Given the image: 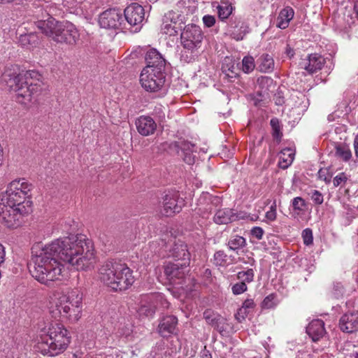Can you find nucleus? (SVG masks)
Instances as JSON below:
<instances>
[{"instance_id":"46","label":"nucleus","mask_w":358,"mask_h":358,"mask_svg":"<svg viewBox=\"0 0 358 358\" xmlns=\"http://www.w3.org/2000/svg\"><path fill=\"white\" fill-rule=\"evenodd\" d=\"M310 195L311 199L315 203V204L320 205L323 203V201H324L323 195L320 191L314 189V190L311 191V192L310 193Z\"/></svg>"},{"instance_id":"5","label":"nucleus","mask_w":358,"mask_h":358,"mask_svg":"<svg viewBox=\"0 0 358 358\" xmlns=\"http://www.w3.org/2000/svg\"><path fill=\"white\" fill-rule=\"evenodd\" d=\"M99 278L115 291L125 290L134 282L132 271L127 265L114 259L106 261L101 266Z\"/></svg>"},{"instance_id":"33","label":"nucleus","mask_w":358,"mask_h":358,"mask_svg":"<svg viewBox=\"0 0 358 358\" xmlns=\"http://www.w3.org/2000/svg\"><path fill=\"white\" fill-rule=\"evenodd\" d=\"M19 43L23 47L30 48L35 47L38 44V38L35 34L29 33L27 34L20 35Z\"/></svg>"},{"instance_id":"50","label":"nucleus","mask_w":358,"mask_h":358,"mask_svg":"<svg viewBox=\"0 0 358 358\" xmlns=\"http://www.w3.org/2000/svg\"><path fill=\"white\" fill-rule=\"evenodd\" d=\"M264 230L262 227H255L251 229V235L257 240H261L264 235Z\"/></svg>"},{"instance_id":"14","label":"nucleus","mask_w":358,"mask_h":358,"mask_svg":"<svg viewBox=\"0 0 358 358\" xmlns=\"http://www.w3.org/2000/svg\"><path fill=\"white\" fill-rule=\"evenodd\" d=\"M171 148H175L178 152L181 151V157L184 162L188 164H192L194 162L195 156L193 155L195 150V145L185 140L175 141L171 144Z\"/></svg>"},{"instance_id":"24","label":"nucleus","mask_w":358,"mask_h":358,"mask_svg":"<svg viewBox=\"0 0 358 358\" xmlns=\"http://www.w3.org/2000/svg\"><path fill=\"white\" fill-rule=\"evenodd\" d=\"M230 34L231 37L236 41H241L245 35L249 32V26L248 23L240 19L231 22L230 24Z\"/></svg>"},{"instance_id":"40","label":"nucleus","mask_w":358,"mask_h":358,"mask_svg":"<svg viewBox=\"0 0 358 358\" xmlns=\"http://www.w3.org/2000/svg\"><path fill=\"white\" fill-rule=\"evenodd\" d=\"M227 255L223 250H218L214 254V264L216 266H225L227 264Z\"/></svg>"},{"instance_id":"11","label":"nucleus","mask_w":358,"mask_h":358,"mask_svg":"<svg viewBox=\"0 0 358 358\" xmlns=\"http://www.w3.org/2000/svg\"><path fill=\"white\" fill-rule=\"evenodd\" d=\"M187 263H168L164 266V273L173 285H182L188 271Z\"/></svg>"},{"instance_id":"34","label":"nucleus","mask_w":358,"mask_h":358,"mask_svg":"<svg viewBox=\"0 0 358 358\" xmlns=\"http://www.w3.org/2000/svg\"><path fill=\"white\" fill-rule=\"evenodd\" d=\"M335 155L343 161L348 162L352 157V152L348 146L339 144L335 147Z\"/></svg>"},{"instance_id":"53","label":"nucleus","mask_w":358,"mask_h":358,"mask_svg":"<svg viewBox=\"0 0 358 358\" xmlns=\"http://www.w3.org/2000/svg\"><path fill=\"white\" fill-rule=\"evenodd\" d=\"M276 215H277L276 212H274L272 210H268L266 213V217L267 218L268 220H269L271 222L275 220Z\"/></svg>"},{"instance_id":"8","label":"nucleus","mask_w":358,"mask_h":358,"mask_svg":"<svg viewBox=\"0 0 358 358\" xmlns=\"http://www.w3.org/2000/svg\"><path fill=\"white\" fill-rule=\"evenodd\" d=\"M166 76L161 70L145 67L140 76V83L148 92H155L162 90L165 83Z\"/></svg>"},{"instance_id":"21","label":"nucleus","mask_w":358,"mask_h":358,"mask_svg":"<svg viewBox=\"0 0 358 358\" xmlns=\"http://www.w3.org/2000/svg\"><path fill=\"white\" fill-rule=\"evenodd\" d=\"M145 59L147 64L145 67H150V69L164 71L165 59L156 49L149 50L145 55Z\"/></svg>"},{"instance_id":"57","label":"nucleus","mask_w":358,"mask_h":358,"mask_svg":"<svg viewBox=\"0 0 358 358\" xmlns=\"http://www.w3.org/2000/svg\"><path fill=\"white\" fill-rule=\"evenodd\" d=\"M319 178L320 179H323L326 182H329L330 181V178H327L325 176V171L320 169L318 172Z\"/></svg>"},{"instance_id":"20","label":"nucleus","mask_w":358,"mask_h":358,"mask_svg":"<svg viewBox=\"0 0 358 358\" xmlns=\"http://www.w3.org/2000/svg\"><path fill=\"white\" fill-rule=\"evenodd\" d=\"M324 59L317 54H311L306 59H302L300 66L310 73H313L320 70L324 65Z\"/></svg>"},{"instance_id":"27","label":"nucleus","mask_w":358,"mask_h":358,"mask_svg":"<svg viewBox=\"0 0 358 358\" xmlns=\"http://www.w3.org/2000/svg\"><path fill=\"white\" fill-rule=\"evenodd\" d=\"M294 10L290 6H286L282 8L277 17L276 27L281 29L288 27L290 21L293 19Z\"/></svg>"},{"instance_id":"42","label":"nucleus","mask_w":358,"mask_h":358,"mask_svg":"<svg viewBox=\"0 0 358 358\" xmlns=\"http://www.w3.org/2000/svg\"><path fill=\"white\" fill-rule=\"evenodd\" d=\"M138 311L140 315L151 317L155 314L156 311V306H150V303H148V305L142 304L139 308Z\"/></svg>"},{"instance_id":"28","label":"nucleus","mask_w":358,"mask_h":358,"mask_svg":"<svg viewBox=\"0 0 358 358\" xmlns=\"http://www.w3.org/2000/svg\"><path fill=\"white\" fill-rule=\"evenodd\" d=\"M246 240L239 235H231L228 239L227 245L229 250L238 254L239 251L246 246Z\"/></svg>"},{"instance_id":"43","label":"nucleus","mask_w":358,"mask_h":358,"mask_svg":"<svg viewBox=\"0 0 358 358\" xmlns=\"http://www.w3.org/2000/svg\"><path fill=\"white\" fill-rule=\"evenodd\" d=\"M199 201L200 203L203 202H210L211 204H217L220 203V198L217 196H213L208 193H203L200 196Z\"/></svg>"},{"instance_id":"4","label":"nucleus","mask_w":358,"mask_h":358,"mask_svg":"<svg viewBox=\"0 0 358 358\" xmlns=\"http://www.w3.org/2000/svg\"><path fill=\"white\" fill-rule=\"evenodd\" d=\"M48 308L53 318H62L68 320L70 322H76L81 317L83 295L78 290L55 295L50 302Z\"/></svg>"},{"instance_id":"26","label":"nucleus","mask_w":358,"mask_h":358,"mask_svg":"<svg viewBox=\"0 0 358 358\" xmlns=\"http://www.w3.org/2000/svg\"><path fill=\"white\" fill-rule=\"evenodd\" d=\"M255 307L256 303L252 299H245L243 301L241 307L238 309L236 313L234 315L236 320L238 322L241 323L245 320L248 315L253 313Z\"/></svg>"},{"instance_id":"62","label":"nucleus","mask_w":358,"mask_h":358,"mask_svg":"<svg viewBox=\"0 0 358 358\" xmlns=\"http://www.w3.org/2000/svg\"><path fill=\"white\" fill-rule=\"evenodd\" d=\"M209 210V212H207V213L203 212V215H202V216H203V217H208V214L211 212V208H210V207H209V208H205V210Z\"/></svg>"},{"instance_id":"6","label":"nucleus","mask_w":358,"mask_h":358,"mask_svg":"<svg viewBox=\"0 0 358 358\" xmlns=\"http://www.w3.org/2000/svg\"><path fill=\"white\" fill-rule=\"evenodd\" d=\"M71 341L69 331L60 323H52L48 327V334L41 338L36 346L43 355L56 356L63 352Z\"/></svg>"},{"instance_id":"3","label":"nucleus","mask_w":358,"mask_h":358,"mask_svg":"<svg viewBox=\"0 0 358 358\" xmlns=\"http://www.w3.org/2000/svg\"><path fill=\"white\" fill-rule=\"evenodd\" d=\"M41 75L35 71H20L17 66L8 68L2 80L10 90L16 92V101L27 105L40 92L41 88L34 81H39Z\"/></svg>"},{"instance_id":"60","label":"nucleus","mask_w":358,"mask_h":358,"mask_svg":"<svg viewBox=\"0 0 358 358\" xmlns=\"http://www.w3.org/2000/svg\"><path fill=\"white\" fill-rule=\"evenodd\" d=\"M276 208H277L276 201H274L273 202V203L271 204V206H270V210H272V211L276 212Z\"/></svg>"},{"instance_id":"63","label":"nucleus","mask_w":358,"mask_h":358,"mask_svg":"<svg viewBox=\"0 0 358 358\" xmlns=\"http://www.w3.org/2000/svg\"><path fill=\"white\" fill-rule=\"evenodd\" d=\"M283 102H284L283 100L281 99H278L275 101L276 104H278V105H282L283 103Z\"/></svg>"},{"instance_id":"7","label":"nucleus","mask_w":358,"mask_h":358,"mask_svg":"<svg viewBox=\"0 0 358 358\" xmlns=\"http://www.w3.org/2000/svg\"><path fill=\"white\" fill-rule=\"evenodd\" d=\"M203 32L201 28L195 24L185 26L180 34V43L184 51L181 52V58L186 62L194 59V52L201 48L203 40Z\"/></svg>"},{"instance_id":"41","label":"nucleus","mask_w":358,"mask_h":358,"mask_svg":"<svg viewBox=\"0 0 358 358\" xmlns=\"http://www.w3.org/2000/svg\"><path fill=\"white\" fill-rule=\"evenodd\" d=\"M232 7L230 5L224 4L217 6L218 17L220 20H223L231 14Z\"/></svg>"},{"instance_id":"37","label":"nucleus","mask_w":358,"mask_h":358,"mask_svg":"<svg viewBox=\"0 0 358 358\" xmlns=\"http://www.w3.org/2000/svg\"><path fill=\"white\" fill-rule=\"evenodd\" d=\"M292 206L293 210L296 212V215H298L301 212L305 211L307 203L302 197L296 196L292 199Z\"/></svg>"},{"instance_id":"13","label":"nucleus","mask_w":358,"mask_h":358,"mask_svg":"<svg viewBox=\"0 0 358 358\" xmlns=\"http://www.w3.org/2000/svg\"><path fill=\"white\" fill-rule=\"evenodd\" d=\"M123 16L131 26L139 27L145 20V10L138 3H133L124 9Z\"/></svg>"},{"instance_id":"51","label":"nucleus","mask_w":358,"mask_h":358,"mask_svg":"<svg viewBox=\"0 0 358 358\" xmlns=\"http://www.w3.org/2000/svg\"><path fill=\"white\" fill-rule=\"evenodd\" d=\"M203 22L207 27H213L215 23V18L210 15H206L203 17Z\"/></svg>"},{"instance_id":"25","label":"nucleus","mask_w":358,"mask_h":358,"mask_svg":"<svg viewBox=\"0 0 358 358\" xmlns=\"http://www.w3.org/2000/svg\"><path fill=\"white\" fill-rule=\"evenodd\" d=\"M237 220V216L232 209L224 208L217 210L213 221L217 224H227Z\"/></svg>"},{"instance_id":"23","label":"nucleus","mask_w":358,"mask_h":358,"mask_svg":"<svg viewBox=\"0 0 358 358\" xmlns=\"http://www.w3.org/2000/svg\"><path fill=\"white\" fill-rule=\"evenodd\" d=\"M61 22L57 21L52 17H49L45 20H41L37 22V27L48 37L54 39L55 34Z\"/></svg>"},{"instance_id":"55","label":"nucleus","mask_w":358,"mask_h":358,"mask_svg":"<svg viewBox=\"0 0 358 358\" xmlns=\"http://www.w3.org/2000/svg\"><path fill=\"white\" fill-rule=\"evenodd\" d=\"M285 53L289 58H292L294 55V51L289 45H287L285 49Z\"/></svg>"},{"instance_id":"12","label":"nucleus","mask_w":358,"mask_h":358,"mask_svg":"<svg viewBox=\"0 0 358 358\" xmlns=\"http://www.w3.org/2000/svg\"><path fill=\"white\" fill-rule=\"evenodd\" d=\"M184 200L180 197L176 191H169L163 198V208L162 214L165 216H171L182 210Z\"/></svg>"},{"instance_id":"64","label":"nucleus","mask_w":358,"mask_h":358,"mask_svg":"<svg viewBox=\"0 0 358 358\" xmlns=\"http://www.w3.org/2000/svg\"><path fill=\"white\" fill-rule=\"evenodd\" d=\"M14 0H0V3H6L13 1Z\"/></svg>"},{"instance_id":"18","label":"nucleus","mask_w":358,"mask_h":358,"mask_svg":"<svg viewBox=\"0 0 358 358\" xmlns=\"http://www.w3.org/2000/svg\"><path fill=\"white\" fill-rule=\"evenodd\" d=\"M203 317L206 322L220 334H223L226 331L227 326L226 319L221 315L215 313L211 310H206L203 313Z\"/></svg>"},{"instance_id":"31","label":"nucleus","mask_w":358,"mask_h":358,"mask_svg":"<svg viewBox=\"0 0 358 358\" xmlns=\"http://www.w3.org/2000/svg\"><path fill=\"white\" fill-rule=\"evenodd\" d=\"M259 71L264 73L271 72L274 70V60L268 54H263L259 58Z\"/></svg>"},{"instance_id":"39","label":"nucleus","mask_w":358,"mask_h":358,"mask_svg":"<svg viewBox=\"0 0 358 358\" xmlns=\"http://www.w3.org/2000/svg\"><path fill=\"white\" fill-rule=\"evenodd\" d=\"M255 67V59L252 56H245L242 60L243 71L249 73L252 72Z\"/></svg>"},{"instance_id":"15","label":"nucleus","mask_w":358,"mask_h":358,"mask_svg":"<svg viewBox=\"0 0 358 358\" xmlns=\"http://www.w3.org/2000/svg\"><path fill=\"white\" fill-rule=\"evenodd\" d=\"M137 131L143 136L152 135L157 130V123L150 116L141 115L135 120Z\"/></svg>"},{"instance_id":"32","label":"nucleus","mask_w":358,"mask_h":358,"mask_svg":"<svg viewBox=\"0 0 358 358\" xmlns=\"http://www.w3.org/2000/svg\"><path fill=\"white\" fill-rule=\"evenodd\" d=\"M294 159V152L291 148L283 149L280 154L279 166L285 169L289 166Z\"/></svg>"},{"instance_id":"16","label":"nucleus","mask_w":358,"mask_h":358,"mask_svg":"<svg viewBox=\"0 0 358 358\" xmlns=\"http://www.w3.org/2000/svg\"><path fill=\"white\" fill-rule=\"evenodd\" d=\"M178 319L174 315H166L163 317L158 326V332L161 336L168 338L176 334Z\"/></svg>"},{"instance_id":"52","label":"nucleus","mask_w":358,"mask_h":358,"mask_svg":"<svg viewBox=\"0 0 358 358\" xmlns=\"http://www.w3.org/2000/svg\"><path fill=\"white\" fill-rule=\"evenodd\" d=\"M334 294L336 297L342 296L344 293V287L341 282H336L334 285Z\"/></svg>"},{"instance_id":"36","label":"nucleus","mask_w":358,"mask_h":358,"mask_svg":"<svg viewBox=\"0 0 358 358\" xmlns=\"http://www.w3.org/2000/svg\"><path fill=\"white\" fill-rule=\"evenodd\" d=\"M255 273L252 268H248L246 271H239L237 273V279L245 284L252 282Z\"/></svg>"},{"instance_id":"9","label":"nucleus","mask_w":358,"mask_h":358,"mask_svg":"<svg viewBox=\"0 0 358 358\" xmlns=\"http://www.w3.org/2000/svg\"><path fill=\"white\" fill-rule=\"evenodd\" d=\"M99 24L101 27L104 29H118L124 24V17L120 10L108 9L99 15Z\"/></svg>"},{"instance_id":"2","label":"nucleus","mask_w":358,"mask_h":358,"mask_svg":"<svg viewBox=\"0 0 358 358\" xmlns=\"http://www.w3.org/2000/svg\"><path fill=\"white\" fill-rule=\"evenodd\" d=\"M32 185L24 179L10 182L5 192L0 194V221L8 228L16 229L32 211L29 193Z\"/></svg>"},{"instance_id":"56","label":"nucleus","mask_w":358,"mask_h":358,"mask_svg":"<svg viewBox=\"0 0 358 358\" xmlns=\"http://www.w3.org/2000/svg\"><path fill=\"white\" fill-rule=\"evenodd\" d=\"M257 82L259 85H263L268 82H271V79L266 76H262L258 78Z\"/></svg>"},{"instance_id":"54","label":"nucleus","mask_w":358,"mask_h":358,"mask_svg":"<svg viewBox=\"0 0 358 358\" xmlns=\"http://www.w3.org/2000/svg\"><path fill=\"white\" fill-rule=\"evenodd\" d=\"M5 248L1 244H0V265L5 261Z\"/></svg>"},{"instance_id":"1","label":"nucleus","mask_w":358,"mask_h":358,"mask_svg":"<svg viewBox=\"0 0 358 358\" xmlns=\"http://www.w3.org/2000/svg\"><path fill=\"white\" fill-rule=\"evenodd\" d=\"M35 249H32L29 271L36 280L48 286L61 280L64 268L62 262L77 270L90 269L96 262L91 242L83 234L57 238L38 251Z\"/></svg>"},{"instance_id":"48","label":"nucleus","mask_w":358,"mask_h":358,"mask_svg":"<svg viewBox=\"0 0 358 358\" xmlns=\"http://www.w3.org/2000/svg\"><path fill=\"white\" fill-rule=\"evenodd\" d=\"M275 299V294H269L267 296L262 302V306L265 308H272L275 306L274 300Z\"/></svg>"},{"instance_id":"58","label":"nucleus","mask_w":358,"mask_h":358,"mask_svg":"<svg viewBox=\"0 0 358 358\" xmlns=\"http://www.w3.org/2000/svg\"><path fill=\"white\" fill-rule=\"evenodd\" d=\"M354 148L355 155L357 157H358V134L355 136L354 140Z\"/></svg>"},{"instance_id":"59","label":"nucleus","mask_w":358,"mask_h":358,"mask_svg":"<svg viewBox=\"0 0 358 358\" xmlns=\"http://www.w3.org/2000/svg\"><path fill=\"white\" fill-rule=\"evenodd\" d=\"M202 358H212V355L208 351L204 350L202 352Z\"/></svg>"},{"instance_id":"38","label":"nucleus","mask_w":358,"mask_h":358,"mask_svg":"<svg viewBox=\"0 0 358 358\" xmlns=\"http://www.w3.org/2000/svg\"><path fill=\"white\" fill-rule=\"evenodd\" d=\"M267 94L266 90L257 91L250 95V101L255 106H262Z\"/></svg>"},{"instance_id":"45","label":"nucleus","mask_w":358,"mask_h":358,"mask_svg":"<svg viewBox=\"0 0 358 358\" xmlns=\"http://www.w3.org/2000/svg\"><path fill=\"white\" fill-rule=\"evenodd\" d=\"M348 180V177L345 173H340L333 180L334 187L344 186Z\"/></svg>"},{"instance_id":"22","label":"nucleus","mask_w":358,"mask_h":358,"mask_svg":"<svg viewBox=\"0 0 358 358\" xmlns=\"http://www.w3.org/2000/svg\"><path fill=\"white\" fill-rule=\"evenodd\" d=\"M306 332L314 342L319 341L327 333L324 322L322 320H313L306 327Z\"/></svg>"},{"instance_id":"10","label":"nucleus","mask_w":358,"mask_h":358,"mask_svg":"<svg viewBox=\"0 0 358 358\" xmlns=\"http://www.w3.org/2000/svg\"><path fill=\"white\" fill-rule=\"evenodd\" d=\"M79 36L78 31L72 23L61 22L55 34L53 41L57 43L74 44L79 39Z\"/></svg>"},{"instance_id":"17","label":"nucleus","mask_w":358,"mask_h":358,"mask_svg":"<svg viewBox=\"0 0 358 358\" xmlns=\"http://www.w3.org/2000/svg\"><path fill=\"white\" fill-rule=\"evenodd\" d=\"M339 328L344 332L352 334L358 330V313H345L340 318Z\"/></svg>"},{"instance_id":"35","label":"nucleus","mask_w":358,"mask_h":358,"mask_svg":"<svg viewBox=\"0 0 358 358\" xmlns=\"http://www.w3.org/2000/svg\"><path fill=\"white\" fill-rule=\"evenodd\" d=\"M270 125L272 128V136L278 142L280 143L282 139V133L281 131V124L277 117H273L270 120Z\"/></svg>"},{"instance_id":"19","label":"nucleus","mask_w":358,"mask_h":358,"mask_svg":"<svg viewBox=\"0 0 358 358\" xmlns=\"http://www.w3.org/2000/svg\"><path fill=\"white\" fill-rule=\"evenodd\" d=\"M170 256L177 260L183 261L182 263L189 264L190 252L187 245L180 240L175 241L173 246L169 250Z\"/></svg>"},{"instance_id":"49","label":"nucleus","mask_w":358,"mask_h":358,"mask_svg":"<svg viewBox=\"0 0 358 358\" xmlns=\"http://www.w3.org/2000/svg\"><path fill=\"white\" fill-rule=\"evenodd\" d=\"M162 31L164 34L169 36H175L177 34V30L172 24H163Z\"/></svg>"},{"instance_id":"47","label":"nucleus","mask_w":358,"mask_h":358,"mask_svg":"<svg viewBox=\"0 0 358 358\" xmlns=\"http://www.w3.org/2000/svg\"><path fill=\"white\" fill-rule=\"evenodd\" d=\"M302 238L305 245H309L312 244L313 241L312 230L308 228L304 229L302 232Z\"/></svg>"},{"instance_id":"30","label":"nucleus","mask_w":358,"mask_h":358,"mask_svg":"<svg viewBox=\"0 0 358 358\" xmlns=\"http://www.w3.org/2000/svg\"><path fill=\"white\" fill-rule=\"evenodd\" d=\"M146 303H150V306H156V309L158 306L164 308H169V303L164 299V296L161 293H152L151 294L145 297Z\"/></svg>"},{"instance_id":"61","label":"nucleus","mask_w":358,"mask_h":358,"mask_svg":"<svg viewBox=\"0 0 358 358\" xmlns=\"http://www.w3.org/2000/svg\"><path fill=\"white\" fill-rule=\"evenodd\" d=\"M354 10H355V13L356 14V16L358 19V1L356 2L354 5Z\"/></svg>"},{"instance_id":"29","label":"nucleus","mask_w":358,"mask_h":358,"mask_svg":"<svg viewBox=\"0 0 358 358\" xmlns=\"http://www.w3.org/2000/svg\"><path fill=\"white\" fill-rule=\"evenodd\" d=\"M238 68L236 66L235 63L229 59H225L222 66V71L224 75V78H228L230 81L231 79L236 78L238 76Z\"/></svg>"},{"instance_id":"44","label":"nucleus","mask_w":358,"mask_h":358,"mask_svg":"<svg viewBox=\"0 0 358 358\" xmlns=\"http://www.w3.org/2000/svg\"><path fill=\"white\" fill-rule=\"evenodd\" d=\"M248 289V286L244 282H237L234 284L231 287L232 293L234 295H238L244 293Z\"/></svg>"}]
</instances>
